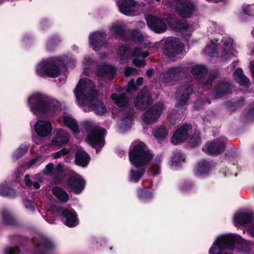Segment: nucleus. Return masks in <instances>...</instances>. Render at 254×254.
Wrapping results in <instances>:
<instances>
[{
	"instance_id": "nucleus-21",
	"label": "nucleus",
	"mask_w": 254,
	"mask_h": 254,
	"mask_svg": "<svg viewBox=\"0 0 254 254\" xmlns=\"http://www.w3.org/2000/svg\"><path fill=\"white\" fill-rule=\"evenodd\" d=\"M252 213L251 212H241L234 215V222L235 225H244L252 220Z\"/></svg>"
},
{
	"instance_id": "nucleus-32",
	"label": "nucleus",
	"mask_w": 254,
	"mask_h": 254,
	"mask_svg": "<svg viewBox=\"0 0 254 254\" xmlns=\"http://www.w3.org/2000/svg\"><path fill=\"white\" fill-rule=\"evenodd\" d=\"M209 168L208 163L205 161H202L198 164L196 174L198 176H202L208 172Z\"/></svg>"
},
{
	"instance_id": "nucleus-16",
	"label": "nucleus",
	"mask_w": 254,
	"mask_h": 254,
	"mask_svg": "<svg viewBox=\"0 0 254 254\" xmlns=\"http://www.w3.org/2000/svg\"><path fill=\"white\" fill-rule=\"evenodd\" d=\"M105 39V36L103 33L98 32H95L89 36L90 46L94 51H98L103 45Z\"/></svg>"
},
{
	"instance_id": "nucleus-1",
	"label": "nucleus",
	"mask_w": 254,
	"mask_h": 254,
	"mask_svg": "<svg viewBox=\"0 0 254 254\" xmlns=\"http://www.w3.org/2000/svg\"><path fill=\"white\" fill-rule=\"evenodd\" d=\"M132 148L129 152V159L133 167L130 172V180L137 182L144 172L146 164L150 163V168L154 174H157L160 168L159 158L152 159V154L142 142L132 144Z\"/></svg>"
},
{
	"instance_id": "nucleus-23",
	"label": "nucleus",
	"mask_w": 254,
	"mask_h": 254,
	"mask_svg": "<svg viewBox=\"0 0 254 254\" xmlns=\"http://www.w3.org/2000/svg\"><path fill=\"white\" fill-rule=\"evenodd\" d=\"M116 73L115 68L111 65H104L99 68L97 72V76L99 78L114 75Z\"/></svg>"
},
{
	"instance_id": "nucleus-53",
	"label": "nucleus",
	"mask_w": 254,
	"mask_h": 254,
	"mask_svg": "<svg viewBox=\"0 0 254 254\" xmlns=\"http://www.w3.org/2000/svg\"><path fill=\"white\" fill-rule=\"evenodd\" d=\"M37 161V159H33L30 162V165H33L35 164L36 161Z\"/></svg>"
},
{
	"instance_id": "nucleus-22",
	"label": "nucleus",
	"mask_w": 254,
	"mask_h": 254,
	"mask_svg": "<svg viewBox=\"0 0 254 254\" xmlns=\"http://www.w3.org/2000/svg\"><path fill=\"white\" fill-rule=\"evenodd\" d=\"M89 160V156L82 149H80L77 151L75 161L77 165L84 167L87 165Z\"/></svg>"
},
{
	"instance_id": "nucleus-26",
	"label": "nucleus",
	"mask_w": 254,
	"mask_h": 254,
	"mask_svg": "<svg viewBox=\"0 0 254 254\" xmlns=\"http://www.w3.org/2000/svg\"><path fill=\"white\" fill-rule=\"evenodd\" d=\"M235 80L241 85L247 86L250 83L249 79L246 77L241 68H237L233 74Z\"/></svg>"
},
{
	"instance_id": "nucleus-49",
	"label": "nucleus",
	"mask_w": 254,
	"mask_h": 254,
	"mask_svg": "<svg viewBox=\"0 0 254 254\" xmlns=\"http://www.w3.org/2000/svg\"><path fill=\"white\" fill-rule=\"evenodd\" d=\"M249 233L254 237V225L249 230Z\"/></svg>"
},
{
	"instance_id": "nucleus-31",
	"label": "nucleus",
	"mask_w": 254,
	"mask_h": 254,
	"mask_svg": "<svg viewBox=\"0 0 254 254\" xmlns=\"http://www.w3.org/2000/svg\"><path fill=\"white\" fill-rule=\"evenodd\" d=\"M153 134L155 138L161 139L168 136V131L164 127H159L154 129Z\"/></svg>"
},
{
	"instance_id": "nucleus-42",
	"label": "nucleus",
	"mask_w": 254,
	"mask_h": 254,
	"mask_svg": "<svg viewBox=\"0 0 254 254\" xmlns=\"http://www.w3.org/2000/svg\"><path fill=\"white\" fill-rule=\"evenodd\" d=\"M132 38L133 41L140 43H142L144 39L143 36L139 32H135V33L133 34V36Z\"/></svg>"
},
{
	"instance_id": "nucleus-25",
	"label": "nucleus",
	"mask_w": 254,
	"mask_h": 254,
	"mask_svg": "<svg viewBox=\"0 0 254 254\" xmlns=\"http://www.w3.org/2000/svg\"><path fill=\"white\" fill-rule=\"evenodd\" d=\"M224 148V142H209L206 145V149L208 153L217 154Z\"/></svg>"
},
{
	"instance_id": "nucleus-48",
	"label": "nucleus",
	"mask_w": 254,
	"mask_h": 254,
	"mask_svg": "<svg viewBox=\"0 0 254 254\" xmlns=\"http://www.w3.org/2000/svg\"><path fill=\"white\" fill-rule=\"evenodd\" d=\"M135 72L136 70L134 68L128 67L126 68L125 75L128 76Z\"/></svg>"
},
{
	"instance_id": "nucleus-10",
	"label": "nucleus",
	"mask_w": 254,
	"mask_h": 254,
	"mask_svg": "<svg viewBox=\"0 0 254 254\" xmlns=\"http://www.w3.org/2000/svg\"><path fill=\"white\" fill-rule=\"evenodd\" d=\"M134 105L138 108L145 109L152 103L150 94L146 89L139 92L134 101Z\"/></svg>"
},
{
	"instance_id": "nucleus-43",
	"label": "nucleus",
	"mask_w": 254,
	"mask_h": 254,
	"mask_svg": "<svg viewBox=\"0 0 254 254\" xmlns=\"http://www.w3.org/2000/svg\"><path fill=\"white\" fill-rule=\"evenodd\" d=\"M132 122V118L130 116L127 117L123 121L121 127L123 128H128Z\"/></svg>"
},
{
	"instance_id": "nucleus-34",
	"label": "nucleus",
	"mask_w": 254,
	"mask_h": 254,
	"mask_svg": "<svg viewBox=\"0 0 254 254\" xmlns=\"http://www.w3.org/2000/svg\"><path fill=\"white\" fill-rule=\"evenodd\" d=\"M206 71V68L202 65H197L194 66L191 70L192 74L198 76L204 75Z\"/></svg>"
},
{
	"instance_id": "nucleus-12",
	"label": "nucleus",
	"mask_w": 254,
	"mask_h": 254,
	"mask_svg": "<svg viewBox=\"0 0 254 254\" xmlns=\"http://www.w3.org/2000/svg\"><path fill=\"white\" fill-rule=\"evenodd\" d=\"M34 128L37 134L43 137L49 135L53 129L51 123L44 120H38L34 125Z\"/></svg>"
},
{
	"instance_id": "nucleus-35",
	"label": "nucleus",
	"mask_w": 254,
	"mask_h": 254,
	"mask_svg": "<svg viewBox=\"0 0 254 254\" xmlns=\"http://www.w3.org/2000/svg\"><path fill=\"white\" fill-rule=\"evenodd\" d=\"M185 159L180 152L175 154L172 158L171 166L175 168L179 165L181 162H183Z\"/></svg>"
},
{
	"instance_id": "nucleus-7",
	"label": "nucleus",
	"mask_w": 254,
	"mask_h": 254,
	"mask_svg": "<svg viewBox=\"0 0 254 254\" xmlns=\"http://www.w3.org/2000/svg\"><path fill=\"white\" fill-rule=\"evenodd\" d=\"M58 58L42 60L36 66L37 74L42 77L48 76L56 77L58 76L60 73L58 67Z\"/></svg>"
},
{
	"instance_id": "nucleus-5",
	"label": "nucleus",
	"mask_w": 254,
	"mask_h": 254,
	"mask_svg": "<svg viewBox=\"0 0 254 254\" xmlns=\"http://www.w3.org/2000/svg\"><path fill=\"white\" fill-rule=\"evenodd\" d=\"M218 39H214L211 43L206 46L204 52L206 54L213 57L216 49L222 60H227L235 56V51L233 48V40L224 37L219 44Z\"/></svg>"
},
{
	"instance_id": "nucleus-50",
	"label": "nucleus",
	"mask_w": 254,
	"mask_h": 254,
	"mask_svg": "<svg viewBox=\"0 0 254 254\" xmlns=\"http://www.w3.org/2000/svg\"><path fill=\"white\" fill-rule=\"evenodd\" d=\"M153 74V70L152 69H149L147 71V75L148 76V77H150Z\"/></svg>"
},
{
	"instance_id": "nucleus-15",
	"label": "nucleus",
	"mask_w": 254,
	"mask_h": 254,
	"mask_svg": "<svg viewBox=\"0 0 254 254\" xmlns=\"http://www.w3.org/2000/svg\"><path fill=\"white\" fill-rule=\"evenodd\" d=\"M148 26L156 33H160L166 31L167 26L162 20L153 16L147 18Z\"/></svg>"
},
{
	"instance_id": "nucleus-29",
	"label": "nucleus",
	"mask_w": 254,
	"mask_h": 254,
	"mask_svg": "<svg viewBox=\"0 0 254 254\" xmlns=\"http://www.w3.org/2000/svg\"><path fill=\"white\" fill-rule=\"evenodd\" d=\"M180 73V70L178 68H172L160 77V79L162 81L169 82L178 77Z\"/></svg>"
},
{
	"instance_id": "nucleus-3",
	"label": "nucleus",
	"mask_w": 254,
	"mask_h": 254,
	"mask_svg": "<svg viewBox=\"0 0 254 254\" xmlns=\"http://www.w3.org/2000/svg\"><path fill=\"white\" fill-rule=\"evenodd\" d=\"M28 102L31 111L38 116L52 117L57 115L60 110V103L57 100L39 93L30 96Z\"/></svg>"
},
{
	"instance_id": "nucleus-41",
	"label": "nucleus",
	"mask_w": 254,
	"mask_h": 254,
	"mask_svg": "<svg viewBox=\"0 0 254 254\" xmlns=\"http://www.w3.org/2000/svg\"><path fill=\"white\" fill-rule=\"evenodd\" d=\"M14 190L7 187L0 188V193L3 195L11 196Z\"/></svg>"
},
{
	"instance_id": "nucleus-44",
	"label": "nucleus",
	"mask_w": 254,
	"mask_h": 254,
	"mask_svg": "<svg viewBox=\"0 0 254 254\" xmlns=\"http://www.w3.org/2000/svg\"><path fill=\"white\" fill-rule=\"evenodd\" d=\"M68 152H69V151L67 149L64 148V149H62L61 150H60L55 153H54L53 154V156L54 157V158L55 159H56V158L61 157L62 156H64V155L67 154Z\"/></svg>"
},
{
	"instance_id": "nucleus-47",
	"label": "nucleus",
	"mask_w": 254,
	"mask_h": 254,
	"mask_svg": "<svg viewBox=\"0 0 254 254\" xmlns=\"http://www.w3.org/2000/svg\"><path fill=\"white\" fill-rule=\"evenodd\" d=\"M5 254H19V250L16 247L8 248L6 250Z\"/></svg>"
},
{
	"instance_id": "nucleus-9",
	"label": "nucleus",
	"mask_w": 254,
	"mask_h": 254,
	"mask_svg": "<svg viewBox=\"0 0 254 254\" xmlns=\"http://www.w3.org/2000/svg\"><path fill=\"white\" fill-rule=\"evenodd\" d=\"M164 109V106L162 103L154 105L144 113L142 117L143 123L146 125L155 123L158 121Z\"/></svg>"
},
{
	"instance_id": "nucleus-8",
	"label": "nucleus",
	"mask_w": 254,
	"mask_h": 254,
	"mask_svg": "<svg viewBox=\"0 0 254 254\" xmlns=\"http://www.w3.org/2000/svg\"><path fill=\"white\" fill-rule=\"evenodd\" d=\"M166 54L168 57L173 60L174 57L178 56L180 58L184 51V46L180 43L179 39L176 38L170 37L166 41Z\"/></svg>"
},
{
	"instance_id": "nucleus-24",
	"label": "nucleus",
	"mask_w": 254,
	"mask_h": 254,
	"mask_svg": "<svg viewBox=\"0 0 254 254\" xmlns=\"http://www.w3.org/2000/svg\"><path fill=\"white\" fill-rule=\"evenodd\" d=\"M64 169V166L62 164H59L54 167L53 164H49L46 166L44 169V173L47 175L52 176H57L61 174Z\"/></svg>"
},
{
	"instance_id": "nucleus-36",
	"label": "nucleus",
	"mask_w": 254,
	"mask_h": 254,
	"mask_svg": "<svg viewBox=\"0 0 254 254\" xmlns=\"http://www.w3.org/2000/svg\"><path fill=\"white\" fill-rule=\"evenodd\" d=\"M143 82V78H138L135 83L134 82L133 80H131L128 84L127 92H131L132 91L135 90L136 89V86H138L140 85Z\"/></svg>"
},
{
	"instance_id": "nucleus-20",
	"label": "nucleus",
	"mask_w": 254,
	"mask_h": 254,
	"mask_svg": "<svg viewBox=\"0 0 254 254\" xmlns=\"http://www.w3.org/2000/svg\"><path fill=\"white\" fill-rule=\"evenodd\" d=\"M69 134L63 129H59L57 131V135L52 141V144L56 146L64 145L69 141Z\"/></svg>"
},
{
	"instance_id": "nucleus-45",
	"label": "nucleus",
	"mask_w": 254,
	"mask_h": 254,
	"mask_svg": "<svg viewBox=\"0 0 254 254\" xmlns=\"http://www.w3.org/2000/svg\"><path fill=\"white\" fill-rule=\"evenodd\" d=\"M139 195L142 199H149L152 197V194L149 191L143 190L139 193Z\"/></svg>"
},
{
	"instance_id": "nucleus-54",
	"label": "nucleus",
	"mask_w": 254,
	"mask_h": 254,
	"mask_svg": "<svg viewBox=\"0 0 254 254\" xmlns=\"http://www.w3.org/2000/svg\"><path fill=\"white\" fill-rule=\"evenodd\" d=\"M39 138H33V141H34L35 143H37V144H38V143H39Z\"/></svg>"
},
{
	"instance_id": "nucleus-18",
	"label": "nucleus",
	"mask_w": 254,
	"mask_h": 254,
	"mask_svg": "<svg viewBox=\"0 0 254 254\" xmlns=\"http://www.w3.org/2000/svg\"><path fill=\"white\" fill-rule=\"evenodd\" d=\"M190 129V126L185 125L177 129L174 133L172 141L174 144H178L186 140L188 137V131Z\"/></svg>"
},
{
	"instance_id": "nucleus-27",
	"label": "nucleus",
	"mask_w": 254,
	"mask_h": 254,
	"mask_svg": "<svg viewBox=\"0 0 254 254\" xmlns=\"http://www.w3.org/2000/svg\"><path fill=\"white\" fill-rule=\"evenodd\" d=\"M52 192L54 196L61 201L66 202L69 199V196L67 193L60 187H55L53 188Z\"/></svg>"
},
{
	"instance_id": "nucleus-52",
	"label": "nucleus",
	"mask_w": 254,
	"mask_h": 254,
	"mask_svg": "<svg viewBox=\"0 0 254 254\" xmlns=\"http://www.w3.org/2000/svg\"><path fill=\"white\" fill-rule=\"evenodd\" d=\"M251 71H252V75L254 78V63L253 64L252 66Z\"/></svg>"
},
{
	"instance_id": "nucleus-46",
	"label": "nucleus",
	"mask_w": 254,
	"mask_h": 254,
	"mask_svg": "<svg viewBox=\"0 0 254 254\" xmlns=\"http://www.w3.org/2000/svg\"><path fill=\"white\" fill-rule=\"evenodd\" d=\"M25 207L30 211H33L34 209L35 204L34 203L30 200H27L24 201Z\"/></svg>"
},
{
	"instance_id": "nucleus-28",
	"label": "nucleus",
	"mask_w": 254,
	"mask_h": 254,
	"mask_svg": "<svg viewBox=\"0 0 254 254\" xmlns=\"http://www.w3.org/2000/svg\"><path fill=\"white\" fill-rule=\"evenodd\" d=\"M148 55L147 52H143L141 53L139 49H136L133 54V56L135 57V58L133 60V64L138 66H144V61L143 59L139 60L137 58H139L140 57L145 58L147 57Z\"/></svg>"
},
{
	"instance_id": "nucleus-30",
	"label": "nucleus",
	"mask_w": 254,
	"mask_h": 254,
	"mask_svg": "<svg viewBox=\"0 0 254 254\" xmlns=\"http://www.w3.org/2000/svg\"><path fill=\"white\" fill-rule=\"evenodd\" d=\"M111 98L114 101L115 104L119 107L124 106L127 102L126 97L123 93H113L111 95Z\"/></svg>"
},
{
	"instance_id": "nucleus-2",
	"label": "nucleus",
	"mask_w": 254,
	"mask_h": 254,
	"mask_svg": "<svg viewBox=\"0 0 254 254\" xmlns=\"http://www.w3.org/2000/svg\"><path fill=\"white\" fill-rule=\"evenodd\" d=\"M94 83L89 79H81L74 90L76 101L85 112L94 110L99 115L106 112L105 106L100 101H95L98 93L94 89Z\"/></svg>"
},
{
	"instance_id": "nucleus-4",
	"label": "nucleus",
	"mask_w": 254,
	"mask_h": 254,
	"mask_svg": "<svg viewBox=\"0 0 254 254\" xmlns=\"http://www.w3.org/2000/svg\"><path fill=\"white\" fill-rule=\"evenodd\" d=\"M249 245L246 240L235 234H224L218 236L209 250V254H232L237 247L240 251H245Z\"/></svg>"
},
{
	"instance_id": "nucleus-37",
	"label": "nucleus",
	"mask_w": 254,
	"mask_h": 254,
	"mask_svg": "<svg viewBox=\"0 0 254 254\" xmlns=\"http://www.w3.org/2000/svg\"><path fill=\"white\" fill-rule=\"evenodd\" d=\"M118 55L121 60L127 59L129 56V51L128 48L125 46L121 47Z\"/></svg>"
},
{
	"instance_id": "nucleus-14",
	"label": "nucleus",
	"mask_w": 254,
	"mask_h": 254,
	"mask_svg": "<svg viewBox=\"0 0 254 254\" xmlns=\"http://www.w3.org/2000/svg\"><path fill=\"white\" fill-rule=\"evenodd\" d=\"M61 216L65 218V224L69 227L78 224V219L76 212L73 209H62L60 211Z\"/></svg>"
},
{
	"instance_id": "nucleus-38",
	"label": "nucleus",
	"mask_w": 254,
	"mask_h": 254,
	"mask_svg": "<svg viewBox=\"0 0 254 254\" xmlns=\"http://www.w3.org/2000/svg\"><path fill=\"white\" fill-rule=\"evenodd\" d=\"M28 150V146L26 145H22L20 146L14 153V157L17 159L24 155Z\"/></svg>"
},
{
	"instance_id": "nucleus-51",
	"label": "nucleus",
	"mask_w": 254,
	"mask_h": 254,
	"mask_svg": "<svg viewBox=\"0 0 254 254\" xmlns=\"http://www.w3.org/2000/svg\"><path fill=\"white\" fill-rule=\"evenodd\" d=\"M199 141V138H197V141H196V143H194V142H193V139H191V144H192V146H195V145H196L197 144V143H198Z\"/></svg>"
},
{
	"instance_id": "nucleus-6",
	"label": "nucleus",
	"mask_w": 254,
	"mask_h": 254,
	"mask_svg": "<svg viewBox=\"0 0 254 254\" xmlns=\"http://www.w3.org/2000/svg\"><path fill=\"white\" fill-rule=\"evenodd\" d=\"M83 126L87 131V141L93 147L101 148L104 144L103 136L105 134V130L95 127L93 123L90 121H85L83 123Z\"/></svg>"
},
{
	"instance_id": "nucleus-33",
	"label": "nucleus",
	"mask_w": 254,
	"mask_h": 254,
	"mask_svg": "<svg viewBox=\"0 0 254 254\" xmlns=\"http://www.w3.org/2000/svg\"><path fill=\"white\" fill-rule=\"evenodd\" d=\"M176 29L177 30L180 31L185 35H190L193 31L191 27L184 24H178Z\"/></svg>"
},
{
	"instance_id": "nucleus-13",
	"label": "nucleus",
	"mask_w": 254,
	"mask_h": 254,
	"mask_svg": "<svg viewBox=\"0 0 254 254\" xmlns=\"http://www.w3.org/2000/svg\"><path fill=\"white\" fill-rule=\"evenodd\" d=\"M118 4L120 11L127 15H132L138 7L132 0H119Z\"/></svg>"
},
{
	"instance_id": "nucleus-40",
	"label": "nucleus",
	"mask_w": 254,
	"mask_h": 254,
	"mask_svg": "<svg viewBox=\"0 0 254 254\" xmlns=\"http://www.w3.org/2000/svg\"><path fill=\"white\" fill-rule=\"evenodd\" d=\"M112 30L115 33L121 36L123 33L124 28L122 25L116 23L113 25Z\"/></svg>"
},
{
	"instance_id": "nucleus-19",
	"label": "nucleus",
	"mask_w": 254,
	"mask_h": 254,
	"mask_svg": "<svg viewBox=\"0 0 254 254\" xmlns=\"http://www.w3.org/2000/svg\"><path fill=\"white\" fill-rule=\"evenodd\" d=\"M60 122L63 123L66 127H69L74 133L78 134L80 132L78 125L76 120L70 115L64 114Z\"/></svg>"
},
{
	"instance_id": "nucleus-39",
	"label": "nucleus",
	"mask_w": 254,
	"mask_h": 254,
	"mask_svg": "<svg viewBox=\"0 0 254 254\" xmlns=\"http://www.w3.org/2000/svg\"><path fill=\"white\" fill-rule=\"evenodd\" d=\"M34 178H33L32 180L30 179L28 176L25 177V182L27 186L30 187H33L35 189H38L40 188V185L38 182H34Z\"/></svg>"
},
{
	"instance_id": "nucleus-17",
	"label": "nucleus",
	"mask_w": 254,
	"mask_h": 254,
	"mask_svg": "<svg viewBox=\"0 0 254 254\" xmlns=\"http://www.w3.org/2000/svg\"><path fill=\"white\" fill-rule=\"evenodd\" d=\"M68 185L74 193H79L84 188L85 181L80 176L75 174L69 180Z\"/></svg>"
},
{
	"instance_id": "nucleus-11",
	"label": "nucleus",
	"mask_w": 254,
	"mask_h": 254,
	"mask_svg": "<svg viewBox=\"0 0 254 254\" xmlns=\"http://www.w3.org/2000/svg\"><path fill=\"white\" fill-rule=\"evenodd\" d=\"M176 10L181 16L190 17L194 10V5L191 0H184L178 3Z\"/></svg>"
}]
</instances>
